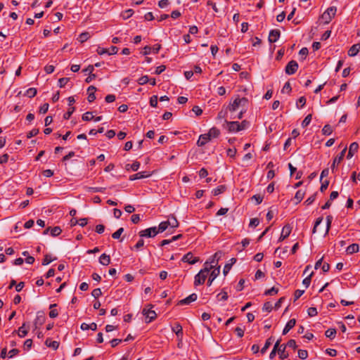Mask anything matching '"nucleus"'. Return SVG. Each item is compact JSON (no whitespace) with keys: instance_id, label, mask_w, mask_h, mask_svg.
Instances as JSON below:
<instances>
[{"instance_id":"obj_58","label":"nucleus","mask_w":360,"mask_h":360,"mask_svg":"<svg viewBox=\"0 0 360 360\" xmlns=\"http://www.w3.org/2000/svg\"><path fill=\"white\" fill-rule=\"evenodd\" d=\"M308 315L311 317L317 315L318 311L316 307H309L307 310Z\"/></svg>"},{"instance_id":"obj_23","label":"nucleus","mask_w":360,"mask_h":360,"mask_svg":"<svg viewBox=\"0 0 360 360\" xmlns=\"http://www.w3.org/2000/svg\"><path fill=\"white\" fill-rule=\"evenodd\" d=\"M27 327L24 323L21 327L19 328L18 332L16 330H13L12 332L13 335H15L18 333V336L20 338L25 336L27 334Z\"/></svg>"},{"instance_id":"obj_2","label":"nucleus","mask_w":360,"mask_h":360,"mask_svg":"<svg viewBox=\"0 0 360 360\" xmlns=\"http://www.w3.org/2000/svg\"><path fill=\"white\" fill-rule=\"evenodd\" d=\"M213 269V265L210 266H205L201 269L198 274L195 276L194 278V285L197 286L203 284L208 276L209 272Z\"/></svg>"},{"instance_id":"obj_10","label":"nucleus","mask_w":360,"mask_h":360,"mask_svg":"<svg viewBox=\"0 0 360 360\" xmlns=\"http://www.w3.org/2000/svg\"><path fill=\"white\" fill-rule=\"evenodd\" d=\"M291 231H292V227L290 226V225L287 224V225L284 226L282 229L281 234L278 239V241H282V240H285L286 238H288L289 236V235L290 234Z\"/></svg>"},{"instance_id":"obj_8","label":"nucleus","mask_w":360,"mask_h":360,"mask_svg":"<svg viewBox=\"0 0 360 360\" xmlns=\"http://www.w3.org/2000/svg\"><path fill=\"white\" fill-rule=\"evenodd\" d=\"M199 260H200L199 258L193 257V253L191 252L184 255L181 259L182 262L188 263L190 264H194L196 262H198Z\"/></svg>"},{"instance_id":"obj_34","label":"nucleus","mask_w":360,"mask_h":360,"mask_svg":"<svg viewBox=\"0 0 360 360\" xmlns=\"http://www.w3.org/2000/svg\"><path fill=\"white\" fill-rule=\"evenodd\" d=\"M169 224H167V222L166 221H162L159 226H158V228H157V231H158V233H162L163 231H165L168 227H169Z\"/></svg>"},{"instance_id":"obj_55","label":"nucleus","mask_w":360,"mask_h":360,"mask_svg":"<svg viewBox=\"0 0 360 360\" xmlns=\"http://www.w3.org/2000/svg\"><path fill=\"white\" fill-rule=\"evenodd\" d=\"M105 190V188H103V187H89L88 188L89 191L94 192V193H98V192L102 193Z\"/></svg>"},{"instance_id":"obj_37","label":"nucleus","mask_w":360,"mask_h":360,"mask_svg":"<svg viewBox=\"0 0 360 360\" xmlns=\"http://www.w3.org/2000/svg\"><path fill=\"white\" fill-rule=\"evenodd\" d=\"M37 92V89L30 88L26 91L25 95L29 98H33L34 96H36Z\"/></svg>"},{"instance_id":"obj_38","label":"nucleus","mask_w":360,"mask_h":360,"mask_svg":"<svg viewBox=\"0 0 360 360\" xmlns=\"http://www.w3.org/2000/svg\"><path fill=\"white\" fill-rule=\"evenodd\" d=\"M313 274L314 272L312 271L303 280L302 283L304 285H305L306 288L309 286Z\"/></svg>"},{"instance_id":"obj_28","label":"nucleus","mask_w":360,"mask_h":360,"mask_svg":"<svg viewBox=\"0 0 360 360\" xmlns=\"http://www.w3.org/2000/svg\"><path fill=\"white\" fill-rule=\"evenodd\" d=\"M359 247L358 244L353 243L347 248L346 251L347 254H353L359 251Z\"/></svg>"},{"instance_id":"obj_12","label":"nucleus","mask_w":360,"mask_h":360,"mask_svg":"<svg viewBox=\"0 0 360 360\" xmlns=\"http://www.w3.org/2000/svg\"><path fill=\"white\" fill-rule=\"evenodd\" d=\"M197 297H198V296L195 293H192L187 297H186L183 300H181L179 302L178 304H179V305L189 304L190 303L195 301L197 300Z\"/></svg>"},{"instance_id":"obj_19","label":"nucleus","mask_w":360,"mask_h":360,"mask_svg":"<svg viewBox=\"0 0 360 360\" xmlns=\"http://www.w3.org/2000/svg\"><path fill=\"white\" fill-rule=\"evenodd\" d=\"M44 344L46 347L56 350L59 347L60 342L56 340H52V339H46Z\"/></svg>"},{"instance_id":"obj_61","label":"nucleus","mask_w":360,"mask_h":360,"mask_svg":"<svg viewBox=\"0 0 360 360\" xmlns=\"http://www.w3.org/2000/svg\"><path fill=\"white\" fill-rule=\"evenodd\" d=\"M306 103V98L304 96H301L297 102V108H302Z\"/></svg>"},{"instance_id":"obj_43","label":"nucleus","mask_w":360,"mask_h":360,"mask_svg":"<svg viewBox=\"0 0 360 360\" xmlns=\"http://www.w3.org/2000/svg\"><path fill=\"white\" fill-rule=\"evenodd\" d=\"M228 112H229V111L227 109V107L226 108L225 110L222 109L218 113L217 118L219 119V120L226 119V117H227Z\"/></svg>"},{"instance_id":"obj_14","label":"nucleus","mask_w":360,"mask_h":360,"mask_svg":"<svg viewBox=\"0 0 360 360\" xmlns=\"http://www.w3.org/2000/svg\"><path fill=\"white\" fill-rule=\"evenodd\" d=\"M143 314L146 316V322H150L154 320L156 317V313L153 310L144 309L143 310Z\"/></svg>"},{"instance_id":"obj_52","label":"nucleus","mask_w":360,"mask_h":360,"mask_svg":"<svg viewBox=\"0 0 360 360\" xmlns=\"http://www.w3.org/2000/svg\"><path fill=\"white\" fill-rule=\"evenodd\" d=\"M278 292V289L275 287H272L271 289L266 290L264 292L265 295H274L277 294Z\"/></svg>"},{"instance_id":"obj_56","label":"nucleus","mask_w":360,"mask_h":360,"mask_svg":"<svg viewBox=\"0 0 360 360\" xmlns=\"http://www.w3.org/2000/svg\"><path fill=\"white\" fill-rule=\"evenodd\" d=\"M291 91H292L291 85L289 82H287L284 84V86L281 90V92L282 93H285V92L290 93Z\"/></svg>"},{"instance_id":"obj_42","label":"nucleus","mask_w":360,"mask_h":360,"mask_svg":"<svg viewBox=\"0 0 360 360\" xmlns=\"http://www.w3.org/2000/svg\"><path fill=\"white\" fill-rule=\"evenodd\" d=\"M32 345V339H26L23 345V349L25 351H29Z\"/></svg>"},{"instance_id":"obj_49","label":"nucleus","mask_w":360,"mask_h":360,"mask_svg":"<svg viewBox=\"0 0 360 360\" xmlns=\"http://www.w3.org/2000/svg\"><path fill=\"white\" fill-rule=\"evenodd\" d=\"M75 110V107L69 108L68 110L63 115V118L65 120H68L74 112Z\"/></svg>"},{"instance_id":"obj_35","label":"nucleus","mask_w":360,"mask_h":360,"mask_svg":"<svg viewBox=\"0 0 360 360\" xmlns=\"http://www.w3.org/2000/svg\"><path fill=\"white\" fill-rule=\"evenodd\" d=\"M56 259V257H54V258L52 259L49 255L46 254V255H45L44 258L42 260L41 264L43 266L48 265L51 262H53V261H54Z\"/></svg>"},{"instance_id":"obj_60","label":"nucleus","mask_w":360,"mask_h":360,"mask_svg":"<svg viewBox=\"0 0 360 360\" xmlns=\"http://www.w3.org/2000/svg\"><path fill=\"white\" fill-rule=\"evenodd\" d=\"M316 193L313 194L310 197H309L305 200L304 204H306L307 205H310L311 204H312L314 202L315 199H316Z\"/></svg>"},{"instance_id":"obj_41","label":"nucleus","mask_w":360,"mask_h":360,"mask_svg":"<svg viewBox=\"0 0 360 360\" xmlns=\"http://www.w3.org/2000/svg\"><path fill=\"white\" fill-rule=\"evenodd\" d=\"M217 297L219 300L226 301L227 300L229 296L227 292L222 290V291L217 295Z\"/></svg>"},{"instance_id":"obj_51","label":"nucleus","mask_w":360,"mask_h":360,"mask_svg":"<svg viewBox=\"0 0 360 360\" xmlns=\"http://www.w3.org/2000/svg\"><path fill=\"white\" fill-rule=\"evenodd\" d=\"M336 334L335 328H329L325 332L326 338H331L332 336H335Z\"/></svg>"},{"instance_id":"obj_29","label":"nucleus","mask_w":360,"mask_h":360,"mask_svg":"<svg viewBox=\"0 0 360 360\" xmlns=\"http://www.w3.org/2000/svg\"><path fill=\"white\" fill-rule=\"evenodd\" d=\"M140 167V162L138 161L134 162L132 164H127L126 165V169L129 170L131 169L132 171H137Z\"/></svg>"},{"instance_id":"obj_6","label":"nucleus","mask_w":360,"mask_h":360,"mask_svg":"<svg viewBox=\"0 0 360 360\" xmlns=\"http://www.w3.org/2000/svg\"><path fill=\"white\" fill-rule=\"evenodd\" d=\"M346 150H347V148H344V149H343V150L340 153V154H339L338 156H336V157L335 158V159L333 160V164H332V165H331V170H332V172H333V173H335V170H336V165L340 164V163L342 161V160H343V158H344V157H345V153H346Z\"/></svg>"},{"instance_id":"obj_1","label":"nucleus","mask_w":360,"mask_h":360,"mask_svg":"<svg viewBox=\"0 0 360 360\" xmlns=\"http://www.w3.org/2000/svg\"><path fill=\"white\" fill-rule=\"evenodd\" d=\"M248 104V99L245 97L240 98L238 96L233 101L230 102L227 106V109L229 112H236L240 108L247 107Z\"/></svg>"},{"instance_id":"obj_17","label":"nucleus","mask_w":360,"mask_h":360,"mask_svg":"<svg viewBox=\"0 0 360 360\" xmlns=\"http://www.w3.org/2000/svg\"><path fill=\"white\" fill-rule=\"evenodd\" d=\"M358 148H359V144L356 142L352 143L349 146V152H348V154L347 156V159H349L352 157H353L354 153L356 152H357Z\"/></svg>"},{"instance_id":"obj_57","label":"nucleus","mask_w":360,"mask_h":360,"mask_svg":"<svg viewBox=\"0 0 360 360\" xmlns=\"http://www.w3.org/2000/svg\"><path fill=\"white\" fill-rule=\"evenodd\" d=\"M39 132L38 129H33L27 134V138L30 139L33 136H37Z\"/></svg>"},{"instance_id":"obj_5","label":"nucleus","mask_w":360,"mask_h":360,"mask_svg":"<svg viewBox=\"0 0 360 360\" xmlns=\"http://www.w3.org/2000/svg\"><path fill=\"white\" fill-rule=\"evenodd\" d=\"M298 69V63L295 60H290L285 68V72L287 75H291L295 74Z\"/></svg>"},{"instance_id":"obj_31","label":"nucleus","mask_w":360,"mask_h":360,"mask_svg":"<svg viewBox=\"0 0 360 360\" xmlns=\"http://www.w3.org/2000/svg\"><path fill=\"white\" fill-rule=\"evenodd\" d=\"M304 194H305V192L303 191L302 190H298L296 192L295 195V199L297 200V202H295V204H297L302 200V199L304 198Z\"/></svg>"},{"instance_id":"obj_44","label":"nucleus","mask_w":360,"mask_h":360,"mask_svg":"<svg viewBox=\"0 0 360 360\" xmlns=\"http://www.w3.org/2000/svg\"><path fill=\"white\" fill-rule=\"evenodd\" d=\"M333 221V217L331 215H328L326 217V230L325 235L327 234L330 229L331 223Z\"/></svg>"},{"instance_id":"obj_26","label":"nucleus","mask_w":360,"mask_h":360,"mask_svg":"<svg viewBox=\"0 0 360 360\" xmlns=\"http://www.w3.org/2000/svg\"><path fill=\"white\" fill-rule=\"evenodd\" d=\"M236 262V259L231 258L230 259V263H227V264H225V266L224 267V269H223V274H224V276H226V274L231 270L233 264H235Z\"/></svg>"},{"instance_id":"obj_50","label":"nucleus","mask_w":360,"mask_h":360,"mask_svg":"<svg viewBox=\"0 0 360 360\" xmlns=\"http://www.w3.org/2000/svg\"><path fill=\"white\" fill-rule=\"evenodd\" d=\"M272 309H273V306H272L271 302H266L264 304L263 307H262L263 311H265L267 312H270L272 310Z\"/></svg>"},{"instance_id":"obj_32","label":"nucleus","mask_w":360,"mask_h":360,"mask_svg":"<svg viewBox=\"0 0 360 360\" xmlns=\"http://www.w3.org/2000/svg\"><path fill=\"white\" fill-rule=\"evenodd\" d=\"M226 187L225 185H220L212 191V193L214 194V195H218L221 193H223L226 191Z\"/></svg>"},{"instance_id":"obj_27","label":"nucleus","mask_w":360,"mask_h":360,"mask_svg":"<svg viewBox=\"0 0 360 360\" xmlns=\"http://www.w3.org/2000/svg\"><path fill=\"white\" fill-rule=\"evenodd\" d=\"M208 134L210 138H217L220 135V130L215 127H212L209 131Z\"/></svg>"},{"instance_id":"obj_46","label":"nucleus","mask_w":360,"mask_h":360,"mask_svg":"<svg viewBox=\"0 0 360 360\" xmlns=\"http://www.w3.org/2000/svg\"><path fill=\"white\" fill-rule=\"evenodd\" d=\"M89 34L88 32H84L79 35L78 40L81 43H83V42L86 41L89 39Z\"/></svg>"},{"instance_id":"obj_24","label":"nucleus","mask_w":360,"mask_h":360,"mask_svg":"<svg viewBox=\"0 0 360 360\" xmlns=\"http://www.w3.org/2000/svg\"><path fill=\"white\" fill-rule=\"evenodd\" d=\"M99 262L104 266L108 265L110 263V255H108L105 253L102 254L99 257Z\"/></svg>"},{"instance_id":"obj_18","label":"nucleus","mask_w":360,"mask_h":360,"mask_svg":"<svg viewBox=\"0 0 360 360\" xmlns=\"http://www.w3.org/2000/svg\"><path fill=\"white\" fill-rule=\"evenodd\" d=\"M295 323L296 321L295 319L289 320L283 330L282 335H285L290 331V330L295 326Z\"/></svg>"},{"instance_id":"obj_62","label":"nucleus","mask_w":360,"mask_h":360,"mask_svg":"<svg viewBox=\"0 0 360 360\" xmlns=\"http://www.w3.org/2000/svg\"><path fill=\"white\" fill-rule=\"evenodd\" d=\"M304 292V290H297L294 293V301L298 300Z\"/></svg>"},{"instance_id":"obj_33","label":"nucleus","mask_w":360,"mask_h":360,"mask_svg":"<svg viewBox=\"0 0 360 360\" xmlns=\"http://www.w3.org/2000/svg\"><path fill=\"white\" fill-rule=\"evenodd\" d=\"M62 233V229L60 226L51 227V235L53 237H56Z\"/></svg>"},{"instance_id":"obj_7","label":"nucleus","mask_w":360,"mask_h":360,"mask_svg":"<svg viewBox=\"0 0 360 360\" xmlns=\"http://www.w3.org/2000/svg\"><path fill=\"white\" fill-rule=\"evenodd\" d=\"M221 252H215L211 258H210L209 260L206 261L205 263V266H210L211 265H213V268L217 265L218 261L219 258L221 257Z\"/></svg>"},{"instance_id":"obj_16","label":"nucleus","mask_w":360,"mask_h":360,"mask_svg":"<svg viewBox=\"0 0 360 360\" xmlns=\"http://www.w3.org/2000/svg\"><path fill=\"white\" fill-rule=\"evenodd\" d=\"M211 140L208 133L201 134L197 141V145L200 147L205 146L209 141Z\"/></svg>"},{"instance_id":"obj_15","label":"nucleus","mask_w":360,"mask_h":360,"mask_svg":"<svg viewBox=\"0 0 360 360\" xmlns=\"http://www.w3.org/2000/svg\"><path fill=\"white\" fill-rule=\"evenodd\" d=\"M150 176V174H149L148 172H140L135 174L131 175L129 178L130 181H134L137 179H144L147 178Z\"/></svg>"},{"instance_id":"obj_63","label":"nucleus","mask_w":360,"mask_h":360,"mask_svg":"<svg viewBox=\"0 0 360 360\" xmlns=\"http://www.w3.org/2000/svg\"><path fill=\"white\" fill-rule=\"evenodd\" d=\"M150 106L155 108L158 105V96H153L150 99Z\"/></svg>"},{"instance_id":"obj_30","label":"nucleus","mask_w":360,"mask_h":360,"mask_svg":"<svg viewBox=\"0 0 360 360\" xmlns=\"http://www.w3.org/2000/svg\"><path fill=\"white\" fill-rule=\"evenodd\" d=\"M56 304H52L50 305L49 316L52 319L56 318L58 315V310L56 309Z\"/></svg>"},{"instance_id":"obj_25","label":"nucleus","mask_w":360,"mask_h":360,"mask_svg":"<svg viewBox=\"0 0 360 360\" xmlns=\"http://www.w3.org/2000/svg\"><path fill=\"white\" fill-rule=\"evenodd\" d=\"M166 221L167 222V224H169V226L172 228H176L179 226V222L174 215L169 216L168 220Z\"/></svg>"},{"instance_id":"obj_21","label":"nucleus","mask_w":360,"mask_h":360,"mask_svg":"<svg viewBox=\"0 0 360 360\" xmlns=\"http://www.w3.org/2000/svg\"><path fill=\"white\" fill-rule=\"evenodd\" d=\"M172 330L176 335L177 337L183 336L182 326L179 323H175L172 326Z\"/></svg>"},{"instance_id":"obj_3","label":"nucleus","mask_w":360,"mask_h":360,"mask_svg":"<svg viewBox=\"0 0 360 360\" xmlns=\"http://www.w3.org/2000/svg\"><path fill=\"white\" fill-rule=\"evenodd\" d=\"M337 8L335 6H331L327 8V10L322 14L321 18L324 20V22L329 23L332 18L335 15Z\"/></svg>"},{"instance_id":"obj_64","label":"nucleus","mask_w":360,"mask_h":360,"mask_svg":"<svg viewBox=\"0 0 360 360\" xmlns=\"http://www.w3.org/2000/svg\"><path fill=\"white\" fill-rule=\"evenodd\" d=\"M91 295L94 297L98 298L102 295L101 290L100 288H96L91 292Z\"/></svg>"},{"instance_id":"obj_53","label":"nucleus","mask_w":360,"mask_h":360,"mask_svg":"<svg viewBox=\"0 0 360 360\" xmlns=\"http://www.w3.org/2000/svg\"><path fill=\"white\" fill-rule=\"evenodd\" d=\"M149 82V78L147 75H143L138 79V83L140 85H144Z\"/></svg>"},{"instance_id":"obj_36","label":"nucleus","mask_w":360,"mask_h":360,"mask_svg":"<svg viewBox=\"0 0 360 360\" xmlns=\"http://www.w3.org/2000/svg\"><path fill=\"white\" fill-rule=\"evenodd\" d=\"M322 133L323 135L329 136L333 133V129L329 124H326L322 129Z\"/></svg>"},{"instance_id":"obj_9","label":"nucleus","mask_w":360,"mask_h":360,"mask_svg":"<svg viewBox=\"0 0 360 360\" xmlns=\"http://www.w3.org/2000/svg\"><path fill=\"white\" fill-rule=\"evenodd\" d=\"M227 124V129L229 132H238L240 131L239 122L237 121H227L225 120Z\"/></svg>"},{"instance_id":"obj_11","label":"nucleus","mask_w":360,"mask_h":360,"mask_svg":"<svg viewBox=\"0 0 360 360\" xmlns=\"http://www.w3.org/2000/svg\"><path fill=\"white\" fill-rule=\"evenodd\" d=\"M220 273V266H217V268H214L210 273V277L207 281V285L210 286L214 281V280L219 276Z\"/></svg>"},{"instance_id":"obj_40","label":"nucleus","mask_w":360,"mask_h":360,"mask_svg":"<svg viewBox=\"0 0 360 360\" xmlns=\"http://www.w3.org/2000/svg\"><path fill=\"white\" fill-rule=\"evenodd\" d=\"M311 118H312V115L311 114H309L308 115H307L302 122V127L303 128L307 127L310 124V122L311 121Z\"/></svg>"},{"instance_id":"obj_13","label":"nucleus","mask_w":360,"mask_h":360,"mask_svg":"<svg viewBox=\"0 0 360 360\" xmlns=\"http://www.w3.org/2000/svg\"><path fill=\"white\" fill-rule=\"evenodd\" d=\"M281 32L278 30H272L270 31L269 34V41L270 43H274L277 41L280 37Z\"/></svg>"},{"instance_id":"obj_59","label":"nucleus","mask_w":360,"mask_h":360,"mask_svg":"<svg viewBox=\"0 0 360 360\" xmlns=\"http://www.w3.org/2000/svg\"><path fill=\"white\" fill-rule=\"evenodd\" d=\"M270 340H271V339H267L266 340L264 345L261 349V353L262 354H264L266 352V351L268 349V348L269 347V346L271 345V342Z\"/></svg>"},{"instance_id":"obj_47","label":"nucleus","mask_w":360,"mask_h":360,"mask_svg":"<svg viewBox=\"0 0 360 360\" xmlns=\"http://www.w3.org/2000/svg\"><path fill=\"white\" fill-rule=\"evenodd\" d=\"M124 232V229L122 227L118 229L115 232L112 234V237L114 239H119L120 238L121 234Z\"/></svg>"},{"instance_id":"obj_22","label":"nucleus","mask_w":360,"mask_h":360,"mask_svg":"<svg viewBox=\"0 0 360 360\" xmlns=\"http://www.w3.org/2000/svg\"><path fill=\"white\" fill-rule=\"evenodd\" d=\"M286 345L284 344H282L279 349H278V354L279 356V358L281 359H285L288 356V354L285 352Z\"/></svg>"},{"instance_id":"obj_39","label":"nucleus","mask_w":360,"mask_h":360,"mask_svg":"<svg viewBox=\"0 0 360 360\" xmlns=\"http://www.w3.org/2000/svg\"><path fill=\"white\" fill-rule=\"evenodd\" d=\"M134 13V11L132 9H128L123 11L121 14L123 19L126 20L129 18Z\"/></svg>"},{"instance_id":"obj_20","label":"nucleus","mask_w":360,"mask_h":360,"mask_svg":"<svg viewBox=\"0 0 360 360\" xmlns=\"http://www.w3.org/2000/svg\"><path fill=\"white\" fill-rule=\"evenodd\" d=\"M360 51V44L352 45L348 51V55L351 57L355 56Z\"/></svg>"},{"instance_id":"obj_48","label":"nucleus","mask_w":360,"mask_h":360,"mask_svg":"<svg viewBox=\"0 0 360 360\" xmlns=\"http://www.w3.org/2000/svg\"><path fill=\"white\" fill-rule=\"evenodd\" d=\"M70 79L68 77H62L58 79V86L60 88H63L65 86V84L69 82Z\"/></svg>"},{"instance_id":"obj_4","label":"nucleus","mask_w":360,"mask_h":360,"mask_svg":"<svg viewBox=\"0 0 360 360\" xmlns=\"http://www.w3.org/2000/svg\"><path fill=\"white\" fill-rule=\"evenodd\" d=\"M158 234L156 226L150 227L139 232V235L141 238H153Z\"/></svg>"},{"instance_id":"obj_45","label":"nucleus","mask_w":360,"mask_h":360,"mask_svg":"<svg viewBox=\"0 0 360 360\" xmlns=\"http://www.w3.org/2000/svg\"><path fill=\"white\" fill-rule=\"evenodd\" d=\"M82 118L84 121H91L94 118V117L92 115V112H86L82 115Z\"/></svg>"},{"instance_id":"obj_54","label":"nucleus","mask_w":360,"mask_h":360,"mask_svg":"<svg viewBox=\"0 0 360 360\" xmlns=\"http://www.w3.org/2000/svg\"><path fill=\"white\" fill-rule=\"evenodd\" d=\"M298 356L301 359H306L308 356V352L304 349L298 350Z\"/></svg>"}]
</instances>
